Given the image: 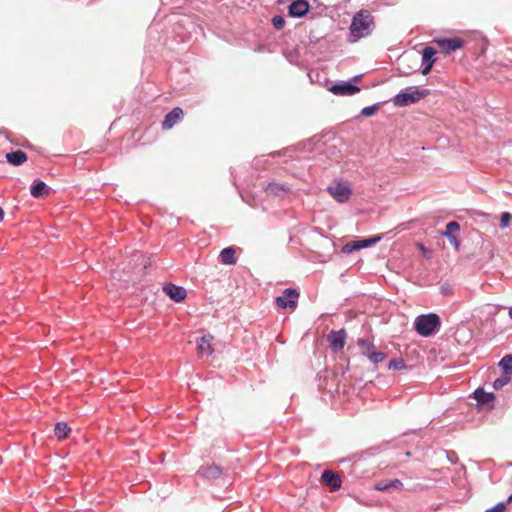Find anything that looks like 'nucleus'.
Masks as SVG:
<instances>
[{
    "instance_id": "423d86ee",
    "label": "nucleus",
    "mask_w": 512,
    "mask_h": 512,
    "mask_svg": "<svg viewBox=\"0 0 512 512\" xmlns=\"http://www.w3.org/2000/svg\"><path fill=\"white\" fill-rule=\"evenodd\" d=\"M328 193L339 203H344L348 201L351 196L350 187L342 182H338L334 186H329L327 188Z\"/></svg>"
},
{
    "instance_id": "f8f14e48",
    "label": "nucleus",
    "mask_w": 512,
    "mask_h": 512,
    "mask_svg": "<svg viewBox=\"0 0 512 512\" xmlns=\"http://www.w3.org/2000/svg\"><path fill=\"white\" fill-rule=\"evenodd\" d=\"M321 479L322 482L331 489V491H337L341 488V478L332 470H324Z\"/></svg>"
},
{
    "instance_id": "b1692460",
    "label": "nucleus",
    "mask_w": 512,
    "mask_h": 512,
    "mask_svg": "<svg viewBox=\"0 0 512 512\" xmlns=\"http://www.w3.org/2000/svg\"><path fill=\"white\" fill-rule=\"evenodd\" d=\"M435 54V48L431 46L425 47L422 51V63L434 64L436 61Z\"/></svg>"
},
{
    "instance_id": "ddd939ff",
    "label": "nucleus",
    "mask_w": 512,
    "mask_h": 512,
    "mask_svg": "<svg viewBox=\"0 0 512 512\" xmlns=\"http://www.w3.org/2000/svg\"><path fill=\"white\" fill-rule=\"evenodd\" d=\"M460 230V225L457 221H451L446 224V229L442 232V236L446 237L449 242L455 247L456 250L460 247L458 238L454 235L455 232Z\"/></svg>"
},
{
    "instance_id": "a211bd4d",
    "label": "nucleus",
    "mask_w": 512,
    "mask_h": 512,
    "mask_svg": "<svg viewBox=\"0 0 512 512\" xmlns=\"http://www.w3.org/2000/svg\"><path fill=\"white\" fill-rule=\"evenodd\" d=\"M30 193L35 198H41L48 195V186L41 180H35L30 188Z\"/></svg>"
},
{
    "instance_id": "2eb2a0df",
    "label": "nucleus",
    "mask_w": 512,
    "mask_h": 512,
    "mask_svg": "<svg viewBox=\"0 0 512 512\" xmlns=\"http://www.w3.org/2000/svg\"><path fill=\"white\" fill-rule=\"evenodd\" d=\"M198 473L206 479L214 480L222 475V469L218 465L212 464L200 467Z\"/></svg>"
},
{
    "instance_id": "72a5a7b5",
    "label": "nucleus",
    "mask_w": 512,
    "mask_h": 512,
    "mask_svg": "<svg viewBox=\"0 0 512 512\" xmlns=\"http://www.w3.org/2000/svg\"><path fill=\"white\" fill-rule=\"evenodd\" d=\"M506 509L505 502H499L494 507L487 509L485 512H504Z\"/></svg>"
},
{
    "instance_id": "1a4fd4ad",
    "label": "nucleus",
    "mask_w": 512,
    "mask_h": 512,
    "mask_svg": "<svg viewBox=\"0 0 512 512\" xmlns=\"http://www.w3.org/2000/svg\"><path fill=\"white\" fill-rule=\"evenodd\" d=\"M436 43L444 53L449 54L462 48L465 41L461 38H443L436 40Z\"/></svg>"
},
{
    "instance_id": "9d476101",
    "label": "nucleus",
    "mask_w": 512,
    "mask_h": 512,
    "mask_svg": "<svg viewBox=\"0 0 512 512\" xmlns=\"http://www.w3.org/2000/svg\"><path fill=\"white\" fill-rule=\"evenodd\" d=\"M346 332L344 329L332 330L328 336L330 342V348L334 352H339L345 345Z\"/></svg>"
},
{
    "instance_id": "58836bf2",
    "label": "nucleus",
    "mask_w": 512,
    "mask_h": 512,
    "mask_svg": "<svg viewBox=\"0 0 512 512\" xmlns=\"http://www.w3.org/2000/svg\"><path fill=\"white\" fill-rule=\"evenodd\" d=\"M508 315L512 319V306L508 308Z\"/></svg>"
},
{
    "instance_id": "f03ea898",
    "label": "nucleus",
    "mask_w": 512,
    "mask_h": 512,
    "mask_svg": "<svg viewBox=\"0 0 512 512\" xmlns=\"http://www.w3.org/2000/svg\"><path fill=\"white\" fill-rule=\"evenodd\" d=\"M441 326L440 317L435 313L422 314L416 317L414 328L422 337L433 335Z\"/></svg>"
},
{
    "instance_id": "ea45409f",
    "label": "nucleus",
    "mask_w": 512,
    "mask_h": 512,
    "mask_svg": "<svg viewBox=\"0 0 512 512\" xmlns=\"http://www.w3.org/2000/svg\"><path fill=\"white\" fill-rule=\"evenodd\" d=\"M507 502L508 503L512 502V494L508 497Z\"/></svg>"
},
{
    "instance_id": "9b49d317",
    "label": "nucleus",
    "mask_w": 512,
    "mask_h": 512,
    "mask_svg": "<svg viewBox=\"0 0 512 512\" xmlns=\"http://www.w3.org/2000/svg\"><path fill=\"white\" fill-rule=\"evenodd\" d=\"M164 292L175 302H181L183 301L186 296L187 292L186 289L182 286H177L173 283H168L163 287Z\"/></svg>"
},
{
    "instance_id": "39448f33",
    "label": "nucleus",
    "mask_w": 512,
    "mask_h": 512,
    "mask_svg": "<svg viewBox=\"0 0 512 512\" xmlns=\"http://www.w3.org/2000/svg\"><path fill=\"white\" fill-rule=\"evenodd\" d=\"M299 296L300 294L296 289L286 288L281 296L276 297V305L282 309H295Z\"/></svg>"
},
{
    "instance_id": "2f4dec72",
    "label": "nucleus",
    "mask_w": 512,
    "mask_h": 512,
    "mask_svg": "<svg viewBox=\"0 0 512 512\" xmlns=\"http://www.w3.org/2000/svg\"><path fill=\"white\" fill-rule=\"evenodd\" d=\"M510 221H511V215L510 213L508 212H504L501 214V218H500V226L502 228H506L510 225Z\"/></svg>"
},
{
    "instance_id": "0eeeda50",
    "label": "nucleus",
    "mask_w": 512,
    "mask_h": 512,
    "mask_svg": "<svg viewBox=\"0 0 512 512\" xmlns=\"http://www.w3.org/2000/svg\"><path fill=\"white\" fill-rule=\"evenodd\" d=\"M334 95L351 96L360 91V87L351 81L334 84L329 89Z\"/></svg>"
},
{
    "instance_id": "7ed1b4c3",
    "label": "nucleus",
    "mask_w": 512,
    "mask_h": 512,
    "mask_svg": "<svg viewBox=\"0 0 512 512\" xmlns=\"http://www.w3.org/2000/svg\"><path fill=\"white\" fill-rule=\"evenodd\" d=\"M428 94L429 91L426 89L421 90L418 87H408L396 94L392 102L397 107H405L417 103Z\"/></svg>"
},
{
    "instance_id": "bb28decb",
    "label": "nucleus",
    "mask_w": 512,
    "mask_h": 512,
    "mask_svg": "<svg viewBox=\"0 0 512 512\" xmlns=\"http://www.w3.org/2000/svg\"><path fill=\"white\" fill-rule=\"evenodd\" d=\"M379 108H380V103L366 106L361 110L360 115L365 116V117L372 116L379 110Z\"/></svg>"
},
{
    "instance_id": "cd10ccee",
    "label": "nucleus",
    "mask_w": 512,
    "mask_h": 512,
    "mask_svg": "<svg viewBox=\"0 0 512 512\" xmlns=\"http://www.w3.org/2000/svg\"><path fill=\"white\" fill-rule=\"evenodd\" d=\"M407 366L403 359H392L388 363V369L393 370H402L405 369Z\"/></svg>"
},
{
    "instance_id": "7c9ffc66",
    "label": "nucleus",
    "mask_w": 512,
    "mask_h": 512,
    "mask_svg": "<svg viewBox=\"0 0 512 512\" xmlns=\"http://www.w3.org/2000/svg\"><path fill=\"white\" fill-rule=\"evenodd\" d=\"M272 24L274 26V28H276L277 30H281L285 27V19L284 17L280 16V15H275L273 18H272Z\"/></svg>"
},
{
    "instance_id": "4c0bfd02",
    "label": "nucleus",
    "mask_w": 512,
    "mask_h": 512,
    "mask_svg": "<svg viewBox=\"0 0 512 512\" xmlns=\"http://www.w3.org/2000/svg\"><path fill=\"white\" fill-rule=\"evenodd\" d=\"M4 218V211L3 209L0 207V221L3 220Z\"/></svg>"
},
{
    "instance_id": "6e6552de",
    "label": "nucleus",
    "mask_w": 512,
    "mask_h": 512,
    "mask_svg": "<svg viewBox=\"0 0 512 512\" xmlns=\"http://www.w3.org/2000/svg\"><path fill=\"white\" fill-rule=\"evenodd\" d=\"M310 5L306 0H294L288 6V15L293 18H302L309 12Z\"/></svg>"
},
{
    "instance_id": "393cba45",
    "label": "nucleus",
    "mask_w": 512,
    "mask_h": 512,
    "mask_svg": "<svg viewBox=\"0 0 512 512\" xmlns=\"http://www.w3.org/2000/svg\"><path fill=\"white\" fill-rule=\"evenodd\" d=\"M381 239H382L381 235H375V236H372V237H369L366 239L357 240L359 250L363 249V248L372 247L375 244H377L378 242H380Z\"/></svg>"
},
{
    "instance_id": "e433bc0d",
    "label": "nucleus",
    "mask_w": 512,
    "mask_h": 512,
    "mask_svg": "<svg viewBox=\"0 0 512 512\" xmlns=\"http://www.w3.org/2000/svg\"><path fill=\"white\" fill-rule=\"evenodd\" d=\"M361 78H362V75H361V74H359V75L354 76V77L352 78V81H358V80H360Z\"/></svg>"
},
{
    "instance_id": "473e14b6",
    "label": "nucleus",
    "mask_w": 512,
    "mask_h": 512,
    "mask_svg": "<svg viewBox=\"0 0 512 512\" xmlns=\"http://www.w3.org/2000/svg\"><path fill=\"white\" fill-rule=\"evenodd\" d=\"M446 452V456H447V460L451 463V464H457L458 463V455L455 451H452V450H447L445 451Z\"/></svg>"
},
{
    "instance_id": "4be33fe9",
    "label": "nucleus",
    "mask_w": 512,
    "mask_h": 512,
    "mask_svg": "<svg viewBox=\"0 0 512 512\" xmlns=\"http://www.w3.org/2000/svg\"><path fill=\"white\" fill-rule=\"evenodd\" d=\"M221 262L225 265H233L236 263L235 249L233 247H226L220 252Z\"/></svg>"
},
{
    "instance_id": "4468645a",
    "label": "nucleus",
    "mask_w": 512,
    "mask_h": 512,
    "mask_svg": "<svg viewBox=\"0 0 512 512\" xmlns=\"http://www.w3.org/2000/svg\"><path fill=\"white\" fill-rule=\"evenodd\" d=\"M183 116V110L180 107L173 108L170 112H168L164 120L162 122V128L164 130L171 129L178 121L181 120Z\"/></svg>"
},
{
    "instance_id": "5701e85b",
    "label": "nucleus",
    "mask_w": 512,
    "mask_h": 512,
    "mask_svg": "<svg viewBox=\"0 0 512 512\" xmlns=\"http://www.w3.org/2000/svg\"><path fill=\"white\" fill-rule=\"evenodd\" d=\"M71 432V428L66 422H57L54 427V434L58 439H65Z\"/></svg>"
},
{
    "instance_id": "f3484780",
    "label": "nucleus",
    "mask_w": 512,
    "mask_h": 512,
    "mask_svg": "<svg viewBox=\"0 0 512 512\" xmlns=\"http://www.w3.org/2000/svg\"><path fill=\"white\" fill-rule=\"evenodd\" d=\"M290 191V188L286 184H279L276 182H270L265 187V192L267 195L272 196H282Z\"/></svg>"
},
{
    "instance_id": "dca6fc26",
    "label": "nucleus",
    "mask_w": 512,
    "mask_h": 512,
    "mask_svg": "<svg viewBox=\"0 0 512 512\" xmlns=\"http://www.w3.org/2000/svg\"><path fill=\"white\" fill-rule=\"evenodd\" d=\"M403 483L398 479H387L379 481L375 484L374 489L377 491H390L391 489H401Z\"/></svg>"
},
{
    "instance_id": "c756f323",
    "label": "nucleus",
    "mask_w": 512,
    "mask_h": 512,
    "mask_svg": "<svg viewBox=\"0 0 512 512\" xmlns=\"http://www.w3.org/2000/svg\"><path fill=\"white\" fill-rule=\"evenodd\" d=\"M358 250H359V246H358L357 240L348 242V243L344 244L342 247L343 253H346V254H350V253L358 251Z\"/></svg>"
},
{
    "instance_id": "20e7f679",
    "label": "nucleus",
    "mask_w": 512,
    "mask_h": 512,
    "mask_svg": "<svg viewBox=\"0 0 512 512\" xmlns=\"http://www.w3.org/2000/svg\"><path fill=\"white\" fill-rule=\"evenodd\" d=\"M357 345L361 350V354L375 365L383 362L387 357L386 353L376 351L374 343L368 339H358Z\"/></svg>"
},
{
    "instance_id": "412c9836",
    "label": "nucleus",
    "mask_w": 512,
    "mask_h": 512,
    "mask_svg": "<svg viewBox=\"0 0 512 512\" xmlns=\"http://www.w3.org/2000/svg\"><path fill=\"white\" fill-rule=\"evenodd\" d=\"M474 399L478 402V404H487L494 399V394L491 392H486L483 388H477L473 392Z\"/></svg>"
},
{
    "instance_id": "c85d7f7f",
    "label": "nucleus",
    "mask_w": 512,
    "mask_h": 512,
    "mask_svg": "<svg viewBox=\"0 0 512 512\" xmlns=\"http://www.w3.org/2000/svg\"><path fill=\"white\" fill-rule=\"evenodd\" d=\"M510 381V377L509 376H501L499 378H496L494 381H493V388L496 389V390H499L501 388H503L505 385H507Z\"/></svg>"
},
{
    "instance_id": "6ab92c4d",
    "label": "nucleus",
    "mask_w": 512,
    "mask_h": 512,
    "mask_svg": "<svg viewBox=\"0 0 512 512\" xmlns=\"http://www.w3.org/2000/svg\"><path fill=\"white\" fill-rule=\"evenodd\" d=\"M6 160L9 164L19 166L27 160V155L22 150H16V151L7 153Z\"/></svg>"
},
{
    "instance_id": "aec40b11",
    "label": "nucleus",
    "mask_w": 512,
    "mask_h": 512,
    "mask_svg": "<svg viewBox=\"0 0 512 512\" xmlns=\"http://www.w3.org/2000/svg\"><path fill=\"white\" fill-rule=\"evenodd\" d=\"M211 339H212L211 335H204L198 340V351H199V354H201L202 356L211 355V353H212Z\"/></svg>"
},
{
    "instance_id": "f257e3e1",
    "label": "nucleus",
    "mask_w": 512,
    "mask_h": 512,
    "mask_svg": "<svg viewBox=\"0 0 512 512\" xmlns=\"http://www.w3.org/2000/svg\"><path fill=\"white\" fill-rule=\"evenodd\" d=\"M374 21L368 11L360 10L352 18L349 27L348 42L355 43L361 38L367 37L372 33Z\"/></svg>"
},
{
    "instance_id": "c9c22d12",
    "label": "nucleus",
    "mask_w": 512,
    "mask_h": 512,
    "mask_svg": "<svg viewBox=\"0 0 512 512\" xmlns=\"http://www.w3.org/2000/svg\"><path fill=\"white\" fill-rule=\"evenodd\" d=\"M285 153H286V150H281V151L271 153V156L272 157L281 156V155H285Z\"/></svg>"
},
{
    "instance_id": "a878e982",
    "label": "nucleus",
    "mask_w": 512,
    "mask_h": 512,
    "mask_svg": "<svg viewBox=\"0 0 512 512\" xmlns=\"http://www.w3.org/2000/svg\"><path fill=\"white\" fill-rule=\"evenodd\" d=\"M499 366L505 373L512 372V354L505 355L499 362Z\"/></svg>"
},
{
    "instance_id": "f704fd0d",
    "label": "nucleus",
    "mask_w": 512,
    "mask_h": 512,
    "mask_svg": "<svg viewBox=\"0 0 512 512\" xmlns=\"http://www.w3.org/2000/svg\"><path fill=\"white\" fill-rule=\"evenodd\" d=\"M432 67H433V64L422 63L421 73L423 75H427L431 71Z\"/></svg>"
}]
</instances>
